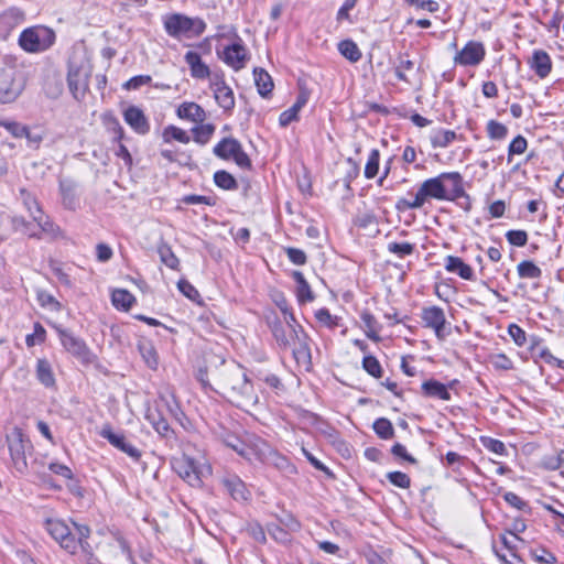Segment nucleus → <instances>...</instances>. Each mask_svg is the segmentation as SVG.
<instances>
[{"mask_svg":"<svg viewBox=\"0 0 564 564\" xmlns=\"http://www.w3.org/2000/svg\"><path fill=\"white\" fill-rule=\"evenodd\" d=\"M423 206L421 197H419L417 193L413 200H409L406 198H399L395 204V208L398 212H405L408 209H419Z\"/></svg>","mask_w":564,"mask_h":564,"instance_id":"61","label":"nucleus"},{"mask_svg":"<svg viewBox=\"0 0 564 564\" xmlns=\"http://www.w3.org/2000/svg\"><path fill=\"white\" fill-rule=\"evenodd\" d=\"M310 98V93L305 89H302L297 95L296 101L292 107L284 110L279 117V123L281 127L289 126L292 121L299 119V112L301 109L307 104Z\"/></svg>","mask_w":564,"mask_h":564,"instance_id":"24","label":"nucleus"},{"mask_svg":"<svg viewBox=\"0 0 564 564\" xmlns=\"http://www.w3.org/2000/svg\"><path fill=\"white\" fill-rule=\"evenodd\" d=\"M111 301L115 307L129 311L135 299L129 291L118 289L112 292Z\"/></svg>","mask_w":564,"mask_h":564,"instance_id":"39","label":"nucleus"},{"mask_svg":"<svg viewBox=\"0 0 564 564\" xmlns=\"http://www.w3.org/2000/svg\"><path fill=\"white\" fill-rule=\"evenodd\" d=\"M214 154L223 160H234L241 169H250L251 160L243 151L241 143L231 137L224 138L214 148Z\"/></svg>","mask_w":564,"mask_h":564,"instance_id":"10","label":"nucleus"},{"mask_svg":"<svg viewBox=\"0 0 564 564\" xmlns=\"http://www.w3.org/2000/svg\"><path fill=\"white\" fill-rule=\"evenodd\" d=\"M70 529L64 521L58 519H47L45 527L51 536L70 554L76 553L80 547L86 555L91 556L90 546L87 543L90 530L87 525L73 524Z\"/></svg>","mask_w":564,"mask_h":564,"instance_id":"2","label":"nucleus"},{"mask_svg":"<svg viewBox=\"0 0 564 564\" xmlns=\"http://www.w3.org/2000/svg\"><path fill=\"white\" fill-rule=\"evenodd\" d=\"M247 52L241 43H234L224 51V61L234 69L239 70L245 66Z\"/></svg>","mask_w":564,"mask_h":564,"instance_id":"25","label":"nucleus"},{"mask_svg":"<svg viewBox=\"0 0 564 564\" xmlns=\"http://www.w3.org/2000/svg\"><path fill=\"white\" fill-rule=\"evenodd\" d=\"M253 75L258 93L268 97L274 87L271 76L263 68H254Z\"/></svg>","mask_w":564,"mask_h":564,"instance_id":"33","label":"nucleus"},{"mask_svg":"<svg viewBox=\"0 0 564 564\" xmlns=\"http://www.w3.org/2000/svg\"><path fill=\"white\" fill-rule=\"evenodd\" d=\"M221 484L235 500H247L250 495L245 482L237 475L224 476Z\"/></svg>","mask_w":564,"mask_h":564,"instance_id":"23","label":"nucleus"},{"mask_svg":"<svg viewBox=\"0 0 564 564\" xmlns=\"http://www.w3.org/2000/svg\"><path fill=\"white\" fill-rule=\"evenodd\" d=\"M263 464L273 466L276 469L284 471L286 474L295 473V466L292 465L285 456L278 453L274 448L271 449V453H269Z\"/></svg>","mask_w":564,"mask_h":564,"instance_id":"35","label":"nucleus"},{"mask_svg":"<svg viewBox=\"0 0 564 564\" xmlns=\"http://www.w3.org/2000/svg\"><path fill=\"white\" fill-rule=\"evenodd\" d=\"M166 33L175 39L192 37L204 33L206 23L199 18H189L182 13L169 14L164 18Z\"/></svg>","mask_w":564,"mask_h":564,"instance_id":"5","label":"nucleus"},{"mask_svg":"<svg viewBox=\"0 0 564 564\" xmlns=\"http://www.w3.org/2000/svg\"><path fill=\"white\" fill-rule=\"evenodd\" d=\"M23 20L24 13L17 8H10L0 13V40H6Z\"/></svg>","mask_w":564,"mask_h":564,"instance_id":"19","label":"nucleus"},{"mask_svg":"<svg viewBox=\"0 0 564 564\" xmlns=\"http://www.w3.org/2000/svg\"><path fill=\"white\" fill-rule=\"evenodd\" d=\"M414 62L409 59L404 55H400L398 57V64L395 66L394 73L399 80L411 83L409 73L414 70Z\"/></svg>","mask_w":564,"mask_h":564,"instance_id":"41","label":"nucleus"},{"mask_svg":"<svg viewBox=\"0 0 564 564\" xmlns=\"http://www.w3.org/2000/svg\"><path fill=\"white\" fill-rule=\"evenodd\" d=\"M145 419L150 422L153 429L164 438H172L174 435L173 430L171 429L166 419H164L161 413L156 410L149 409Z\"/></svg>","mask_w":564,"mask_h":564,"instance_id":"29","label":"nucleus"},{"mask_svg":"<svg viewBox=\"0 0 564 564\" xmlns=\"http://www.w3.org/2000/svg\"><path fill=\"white\" fill-rule=\"evenodd\" d=\"M216 391L238 408H250L258 403V394L239 365H229L217 373Z\"/></svg>","mask_w":564,"mask_h":564,"instance_id":"1","label":"nucleus"},{"mask_svg":"<svg viewBox=\"0 0 564 564\" xmlns=\"http://www.w3.org/2000/svg\"><path fill=\"white\" fill-rule=\"evenodd\" d=\"M506 238L510 245L516 247H523L528 242V234L524 230H509Z\"/></svg>","mask_w":564,"mask_h":564,"instance_id":"60","label":"nucleus"},{"mask_svg":"<svg viewBox=\"0 0 564 564\" xmlns=\"http://www.w3.org/2000/svg\"><path fill=\"white\" fill-rule=\"evenodd\" d=\"M292 354L299 366L305 369L311 367V349L308 346V336L305 334L303 327L297 329V337L292 340Z\"/></svg>","mask_w":564,"mask_h":564,"instance_id":"16","label":"nucleus"},{"mask_svg":"<svg viewBox=\"0 0 564 564\" xmlns=\"http://www.w3.org/2000/svg\"><path fill=\"white\" fill-rule=\"evenodd\" d=\"M138 349L147 366L152 370H156L159 366V356L153 344L148 340H141L138 344Z\"/></svg>","mask_w":564,"mask_h":564,"instance_id":"34","label":"nucleus"},{"mask_svg":"<svg viewBox=\"0 0 564 564\" xmlns=\"http://www.w3.org/2000/svg\"><path fill=\"white\" fill-rule=\"evenodd\" d=\"M485 54L482 43L470 41L456 54L454 62L462 66H476L482 62Z\"/></svg>","mask_w":564,"mask_h":564,"instance_id":"13","label":"nucleus"},{"mask_svg":"<svg viewBox=\"0 0 564 564\" xmlns=\"http://www.w3.org/2000/svg\"><path fill=\"white\" fill-rule=\"evenodd\" d=\"M163 140L165 142H171L172 140H176L181 143L187 144L191 141L189 135L183 129L175 126H167L163 130Z\"/></svg>","mask_w":564,"mask_h":564,"instance_id":"45","label":"nucleus"},{"mask_svg":"<svg viewBox=\"0 0 564 564\" xmlns=\"http://www.w3.org/2000/svg\"><path fill=\"white\" fill-rule=\"evenodd\" d=\"M89 67L82 54H74L68 62L67 83L75 99H82L88 88Z\"/></svg>","mask_w":564,"mask_h":564,"instance_id":"6","label":"nucleus"},{"mask_svg":"<svg viewBox=\"0 0 564 564\" xmlns=\"http://www.w3.org/2000/svg\"><path fill=\"white\" fill-rule=\"evenodd\" d=\"M387 248L389 252L397 254L399 258H403L412 254L415 246L410 242H390Z\"/></svg>","mask_w":564,"mask_h":564,"instance_id":"54","label":"nucleus"},{"mask_svg":"<svg viewBox=\"0 0 564 564\" xmlns=\"http://www.w3.org/2000/svg\"><path fill=\"white\" fill-rule=\"evenodd\" d=\"M7 443L15 470L20 474L25 473L28 469L26 455L32 449L30 440L20 427L15 426L7 435Z\"/></svg>","mask_w":564,"mask_h":564,"instance_id":"8","label":"nucleus"},{"mask_svg":"<svg viewBox=\"0 0 564 564\" xmlns=\"http://www.w3.org/2000/svg\"><path fill=\"white\" fill-rule=\"evenodd\" d=\"M486 130L492 140H503L508 134L507 127L496 120H489Z\"/></svg>","mask_w":564,"mask_h":564,"instance_id":"52","label":"nucleus"},{"mask_svg":"<svg viewBox=\"0 0 564 564\" xmlns=\"http://www.w3.org/2000/svg\"><path fill=\"white\" fill-rule=\"evenodd\" d=\"M224 443L226 444V446L232 448L237 454H239L243 458H249L247 446L248 441H242L235 435H227L226 438L224 440Z\"/></svg>","mask_w":564,"mask_h":564,"instance_id":"49","label":"nucleus"},{"mask_svg":"<svg viewBox=\"0 0 564 564\" xmlns=\"http://www.w3.org/2000/svg\"><path fill=\"white\" fill-rule=\"evenodd\" d=\"M184 59L189 67L191 75L196 79H206L212 76V72L206 63L203 62L197 52L188 51Z\"/></svg>","mask_w":564,"mask_h":564,"instance_id":"22","label":"nucleus"},{"mask_svg":"<svg viewBox=\"0 0 564 564\" xmlns=\"http://www.w3.org/2000/svg\"><path fill=\"white\" fill-rule=\"evenodd\" d=\"M360 318L364 323L365 333H366L367 337L375 341L379 340L378 322L375 318V316L370 312L364 311L360 315Z\"/></svg>","mask_w":564,"mask_h":564,"instance_id":"43","label":"nucleus"},{"mask_svg":"<svg viewBox=\"0 0 564 564\" xmlns=\"http://www.w3.org/2000/svg\"><path fill=\"white\" fill-rule=\"evenodd\" d=\"M284 322L285 324L283 325L280 321H274L271 324V332L282 349H290L292 340L294 337H297V329H301L302 326L296 322L293 314H290Z\"/></svg>","mask_w":564,"mask_h":564,"instance_id":"11","label":"nucleus"},{"mask_svg":"<svg viewBox=\"0 0 564 564\" xmlns=\"http://www.w3.org/2000/svg\"><path fill=\"white\" fill-rule=\"evenodd\" d=\"M210 87L214 90V96L225 111H230L235 107V97L232 89L226 85L221 76L215 74L210 82Z\"/></svg>","mask_w":564,"mask_h":564,"instance_id":"15","label":"nucleus"},{"mask_svg":"<svg viewBox=\"0 0 564 564\" xmlns=\"http://www.w3.org/2000/svg\"><path fill=\"white\" fill-rule=\"evenodd\" d=\"M387 478L391 484L403 489L409 488L411 484L410 477L402 471H390L387 474Z\"/></svg>","mask_w":564,"mask_h":564,"instance_id":"59","label":"nucleus"},{"mask_svg":"<svg viewBox=\"0 0 564 564\" xmlns=\"http://www.w3.org/2000/svg\"><path fill=\"white\" fill-rule=\"evenodd\" d=\"M161 261L171 269H175L178 265V259L167 245H161L158 249Z\"/></svg>","mask_w":564,"mask_h":564,"instance_id":"55","label":"nucleus"},{"mask_svg":"<svg viewBox=\"0 0 564 564\" xmlns=\"http://www.w3.org/2000/svg\"><path fill=\"white\" fill-rule=\"evenodd\" d=\"M444 265L448 272L456 273L464 280H473L474 278V271L470 265L458 257L447 256Z\"/></svg>","mask_w":564,"mask_h":564,"instance_id":"30","label":"nucleus"},{"mask_svg":"<svg viewBox=\"0 0 564 564\" xmlns=\"http://www.w3.org/2000/svg\"><path fill=\"white\" fill-rule=\"evenodd\" d=\"M55 329L66 351H68L78 359L89 360V348L82 338L75 336L72 332L64 329L62 327L55 326Z\"/></svg>","mask_w":564,"mask_h":564,"instance_id":"12","label":"nucleus"},{"mask_svg":"<svg viewBox=\"0 0 564 564\" xmlns=\"http://www.w3.org/2000/svg\"><path fill=\"white\" fill-rule=\"evenodd\" d=\"M109 547L113 558L119 563L130 562L132 560L129 546L121 536L115 538L113 542L109 544Z\"/></svg>","mask_w":564,"mask_h":564,"instance_id":"36","label":"nucleus"},{"mask_svg":"<svg viewBox=\"0 0 564 564\" xmlns=\"http://www.w3.org/2000/svg\"><path fill=\"white\" fill-rule=\"evenodd\" d=\"M456 137L457 134L453 130H437L431 137V143L433 148H446L456 139Z\"/></svg>","mask_w":564,"mask_h":564,"instance_id":"44","label":"nucleus"},{"mask_svg":"<svg viewBox=\"0 0 564 564\" xmlns=\"http://www.w3.org/2000/svg\"><path fill=\"white\" fill-rule=\"evenodd\" d=\"M247 446L249 453V458L247 459L250 462L252 459H257L261 463H264L269 453H271L272 449V447L265 441L256 436H251L248 438Z\"/></svg>","mask_w":564,"mask_h":564,"instance_id":"26","label":"nucleus"},{"mask_svg":"<svg viewBox=\"0 0 564 564\" xmlns=\"http://www.w3.org/2000/svg\"><path fill=\"white\" fill-rule=\"evenodd\" d=\"M445 181L452 182V193L456 196L463 195L462 177L458 173H443L436 177L424 181L417 189V195L422 199V204L429 198L438 200L447 199V189Z\"/></svg>","mask_w":564,"mask_h":564,"instance_id":"3","label":"nucleus"},{"mask_svg":"<svg viewBox=\"0 0 564 564\" xmlns=\"http://www.w3.org/2000/svg\"><path fill=\"white\" fill-rule=\"evenodd\" d=\"M422 390L426 397L438 398L444 401L451 400V393L447 387L440 381L426 380L422 383Z\"/></svg>","mask_w":564,"mask_h":564,"instance_id":"32","label":"nucleus"},{"mask_svg":"<svg viewBox=\"0 0 564 564\" xmlns=\"http://www.w3.org/2000/svg\"><path fill=\"white\" fill-rule=\"evenodd\" d=\"M0 126L4 127L14 138H23L26 133V126L15 121H2Z\"/></svg>","mask_w":564,"mask_h":564,"instance_id":"63","label":"nucleus"},{"mask_svg":"<svg viewBox=\"0 0 564 564\" xmlns=\"http://www.w3.org/2000/svg\"><path fill=\"white\" fill-rule=\"evenodd\" d=\"M285 252L288 254V258L291 262H293L296 265H303L306 263V254L303 250L289 247L285 249Z\"/></svg>","mask_w":564,"mask_h":564,"instance_id":"64","label":"nucleus"},{"mask_svg":"<svg viewBox=\"0 0 564 564\" xmlns=\"http://www.w3.org/2000/svg\"><path fill=\"white\" fill-rule=\"evenodd\" d=\"M422 319L425 327L433 328L438 339L445 337L446 318L444 311L438 306L426 307L422 311Z\"/></svg>","mask_w":564,"mask_h":564,"instance_id":"17","label":"nucleus"},{"mask_svg":"<svg viewBox=\"0 0 564 564\" xmlns=\"http://www.w3.org/2000/svg\"><path fill=\"white\" fill-rule=\"evenodd\" d=\"M315 318L321 325L329 329H334L339 325V317L332 315L327 308L317 310L315 313Z\"/></svg>","mask_w":564,"mask_h":564,"instance_id":"48","label":"nucleus"},{"mask_svg":"<svg viewBox=\"0 0 564 564\" xmlns=\"http://www.w3.org/2000/svg\"><path fill=\"white\" fill-rule=\"evenodd\" d=\"M24 88L23 78L15 80L11 75L3 74L0 77V102L9 104L14 101Z\"/></svg>","mask_w":564,"mask_h":564,"instance_id":"18","label":"nucleus"},{"mask_svg":"<svg viewBox=\"0 0 564 564\" xmlns=\"http://www.w3.org/2000/svg\"><path fill=\"white\" fill-rule=\"evenodd\" d=\"M339 53L351 63L361 58V52L357 44L351 40H344L338 43Z\"/></svg>","mask_w":564,"mask_h":564,"instance_id":"40","label":"nucleus"},{"mask_svg":"<svg viewBox=\"0 0 564 564\" xmlns=\"http://www.w3.org/2000/svg\"><path fill=\"white\" fill-rule=\"evenodd\" d=\"M215 184L224 189H236L237 182L235 177L226 171H217L214 174Z\"/></svg>","mask_w":564,"mask_h":564,"instance_id":"51","label":"nucleus"},{"mask_svg":"<svg viewBox=\"0 0 564 564\" xmlns=\"http://www.w3.org/2000/svg\"><path fill=\"white\" fill-rule=\"evenodd\" d=\"M99 434L102 438L107 440L112 446L126 453L131 458L135 460L140 458L141 452L131 443H129L123 434L113 432L110 425L102 426Z\"/></svg>","mask_w":564,"mask_h":564,"instance_id":"14","label":"nucleus"},{"mask_svg":"<svg viewBox=\"0 0 564 564\" xmlns=\"http://www.w3.org/2000/svg\"><path fill=\"white\" fill-rule=\"evenodd\" d=\"M54 41V31L42 25L24 30L19 37L20 46L29 53L43 52L51 47Z\"/></svg>","mask_w":564,"mask_h":564,"instance_id":"7","label":"nucleus"},{"mask_svg":"<svg viewBox=\"0 0 564 564\" xmlns=\"http://www.w3.org/2000/svg\"><path fill=\"white\" fill-rule=\"evenodd\" d=\"M216 127L213 123L198 124L192 129L194 141L200 145L208 143L215 132Z\"/></svg>","mask_w":564,"mask_h":564,"instance_id":"42","label":"nucleus"},{"mask_svg":"<svg viewBox=\"0 0 564 564\" xmlns=\"http://www.w3.org/2000/svg\"><path fill=\"white\" fill-rule=\"evenodd\" d=\"M362 368L372 377L381 378L382 368L378 359L371 355L365 356L362 359Z\"/></svg>","mask_w":564,"mask_h":564,"instance_id":"53","label":"nucleus"},{"mask_svg":"<svg viewBox=\"0 0 564 564\" xmlns=\"http://www.w3.org/2000/svg\"><path fill=\"white\" fill-rule=\"evenodd\" d=\"M531 556L540 564H555L556 557L553 553L543 547L530 550Z\"/></svg>","mask_w":564,"mask_h":564,"instance_id":"57","label":"nucleus"},{"mask_svg":"<svg viewBox=\"0 0 564 564\" xmlns=\"http://www.w3.org/2000/svg\"><path fill=\"white\" fill-rule=\"evenodd\" d=\"M373 430L376 434L383 440H389L394 434L391 422L386 417L377 419L373 423Z\"/></svg>","mask_w":564,"mask_h":564,"instance_id":"47","label":"nucleus"},{"mask_svg":"<svg viewBox=\"0 0 564 564\" xmlns=\"http://www.w3.org/2000/svg\"><path fill=\"white\" fill-rule=\"evenodd\" d=\"M177 116L195 123H203L206 119L205 110L195 102H183L177 108Z\"/></svg>","mask_w":564,"mask_h":564,"instance_id":"28","label":"nucleus"},{"mask_svg":"<svg viewBox=\"0 0 564 564\" xmlns=\"http://www.w3.org/2000/svg\"><path fill=\"white\" fill-rule=\"evenodd\" d=\"M171 465L173 470L192 487H200L203 478L212 474L210 465L199 463L185 454L174 457Z\"/></svg>","mask_w":564,"mask_h":564,"instance_id":"4","label":"nucleus"},{"mask_svg":"<svg viewBox=\"0 0 564 564\" xmlns=\"http://www.w3.org/2000/svg\"><path fill=\"white\" fill-rule=\"evenodd\" d=\"M124 121L139 134L150 131V123L144 112L137 106H129L123 112Z\"/></svg>","mask_w":564,"mask_h":564,"instance_id":"20","label":"nucleus"},{"mask_svg":"<svg viewBox=\"0 0 564 564\" xmlns=\"http://www.w3.org/2000/svg\"><path fill=\"white\" fill-rule=\"evenodd\" d=\"M20 198L30 213L33 223L41 228L43 232L51 237H57L59 235V227L56 226L51 219L42 212L35 196L25 188L20 189Z\"/></svg>","mask_w":564,"mask_h":564,"instance_id":"9","label":"nucleus"},{"mask_svg":"<svg viewBox=\"0 0 564 564\" xmlns=\"http://www.w3.org/2000/svg\"><path fill=\"white\" fill-rule=\"evenodd\" d=\"M501 541L505 549L510 552L511 560H508L505 553H501L499 550H495L497 556L506 564H519L521 560L517 556L516 550L517 543L522 542V540L517 534L509 533V536L502 535Z\"/></svg>","mask_w":564,"mask_h":564,"instance_id":"31","label":"nucleus"},{"mask_svg":"<svg viewBox=\"0 0 564 564\" xmlns=\"http://www.w3.org/2000/svg\"><path fill=\"white\" fill-rule=\"evenodd\" d=\"M379 160H380V153L379 150L373 149L371 150L367 164L365 166V177L368 180L373 178L377 176L379 172Z\"/></svg>","mask_w":564,"mask_h":564,"instance_id":"50","label":"nucleus"},{"mask_svg":"<svg viewBox=\"0 0 564 564\" xmlns=\"http://www.w3.org/2000/svg\"><path fill=\"white\" fill-rule=\"evenodd\" d=\"M508 333L517 346L521 347L525 344V341H527L525 332L517 324L509 325Z\"/></svg>","mask_w":564,"mask_h":564,"instance_id":"62","label":"nucleus"},{"mask_svg":"<svg viewBox=\"0 0 564 564\" xmlns=\"http://www.w3.org/2000/svg\"><path fill=\"white\" fill-rule=\"evenodd\" d=\"M528 64L540 78H545L552 70L551 57L542 50L534 51L528 59Z\"/></svg>","mask_w":564,"mask_h":564,"instance_id":"21","label":"nucleus"},{"mask_svg":"<svg viewBox=\"0 0 564 564\" xmlns=\"http://www.w3.org/2000/svg\"><path fill=\"white\" fill-rule=\"evenodd\" d=\"M528 142L522 135L516 137L509 144L508 148V161L511 162L513 155H520L525 152Z\"/></svg>","mask_w":564,"mask_h":564,"instance_id":"56","label":"nucleus"},{"mask_svg":"<svg viewBox=\"0 0 564 564\" xmlns=\"http://www.w3.org/2000/svg\"><path fill=\"white\" fill-rule=\"evenodd\" d=\"M517 269L522 279H539L542 274L541 269L529 260L520 262Z\"/></svg>","mask_w":564,"mask_h":564,"instance_id":"46","label":"nucleus"},{"mask_svg":"<svg viewBox=\"0 0 564 564\" xmlns=\"http://www.w3.org/2000/svg\"><path fill=\"white\" fill-rule=\"evenodd\" d=\"M480 441L488 451L500 456L507 454L506 445L501 441L491 437H481Z\"/></svg>","mask_w":564,"mask_h":564,"instance_id":"58","label":"nucleus"},{"mask_svg":"<svg viewBox=\"0 0 564 564\" xmlns=\"http://www.w3.org/2000/svg\"><path fill=\"white\" fill-rule=\"evenodd\" d=\"M529 349L532 354H536V357L543 359L549 365H554V364L560 365L562 362V360L554 357L546 347L541 346V339L538 337L531 338V344H530Z\"/></svg>","mask_w":564,"mask_h":564,"instance_id":"38","label":"nucleus"},{"mask_svg":"<svg viewBox=\"0 0 564 564\" xmlns=\"http://www.w3.org/2000/svg\"><path fill=\"white\" fill-rule=\"evenodd\" d=\"M59 192L62 197V205L69 210H76L79 207V199L76 194V184L70 181L59 182Z\"/></svg>","mask_w":564,"mask_h":564,"instance_id":"27","label":"nucleus"},{"mask_svg":"<svg viewBox=\"0 0 564 564\" xmlns=\"http://www.w3.org/2000/svg\"><path fill=\"white\" fill-rule=\"evenodd\" d=\"M36 378L45 387L55 384V377L51 364L46 359H39L36 364Z\"/></svg>","mask_w":564,"mask_h":564,"instance_id":"37","label":"nucleus"}]
</instances>
